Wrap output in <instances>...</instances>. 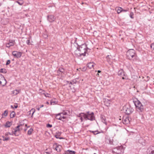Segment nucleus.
<instances>
[{"instance_id": "nucleus-32", "label": "nucleus", "mask_w": 154, "mask_h": 154, "mask_svg": "<svg viewBox=\"0 0 154 154\" xmlns=\"http://www.w3.org/2000/svg\"><path fill=\"white\" fill-rule=\"evenodd\" d=\"M2 137L3 138V140L4 141L8 140H9V138L8 137H5L4 136H2Z\"/></svg>"}, {"instance_id": "nucleus-18", "label": "nucleus", "mask_w": 154, "mask_h": 154, "mask_svg": "<svg viewBox=\"0 0 154 154\" xmlns=\"http://www.w3.org/2000/svg\"><path fill=\"white\" fill-rule=\"evenodd\" d=\"M118 74L119 75H120L122 76H124L125 75V72L122 69L118 71Z\"/></svg>"}, {"instance_id": "nucleus-46", "label": "nucleus", "mask_w": 154, "mask_h": 154, "mask_svg": "<svg viewBox=\"0 0 154 154\" xmlns=\"http://www.w3.org/2000/svg\"><path fill=\"white\" fill-rule=\"evenodd\" d=\"M43 106H44V105H41L39 107L40 108H41L43 107Z\"/></svg>"}, {"instance_id": "nucleus-34", "label": "nucleus", "mask_w": 154, "mask_h": 154, "mask_svg": "<svg viewBox=\"0 0 154 154\" xmlns=\"http://www.w3.org/2000/svg\"><path fill=\"white\" fill-rule=\"evenodd\" d=\"M134 15V13L133 12H131L129 16L132 19L134 18V17H133V16Z\"/></svg>"}, {"instance_id": "nucleus-47", "label": "nucleus", "mask_w": 154, "mask_h": 154, "mask_svg": "<svg viewBox=\"0 0 154 154\" xmlns=\"http://www.w3.org/2000/svg\"><path fill=\"white\" fill-rule=\"evenodd\" d=\"M40 108L39 107H37V109L38 111H39L40 110Z\"/></svg>"}, {"instance_id": "nucleus-23", "label": "nucleus", "mask_w": 154, "mask_h": 154, "mask_svg": "<svg viewBox=\"0 0 154 154\" xmlns=\"http://www.w3.org/2000/svg\"><path fill=\"white\" fill-rule=\"evenodd\" d=\"M116 10L117 11V13L119 14L122 12V8L120 7H118L116 8Z\"/></svg>"}, {"instance_id": "nucleus-22", "label": "nucleus", "mask_w": 154, "mask_h": 154, "mask_svg": "<svg viewBox=\"0 0 154 154\" xmlns=\"http://www.w3.org/2000/svg\"><path fill=\"white\" fill-rule=\"evenodd\" d=\"M111 57V56L109 55H108L106 57L107 61L109 63L112 62Z\"/></svg>"}, {"instance_id": "nucleus-35", "label": "nucleus", "mask_w": 154, "mask_h": 154, "mask_svg": "<svg viewBox=\"0 0 154 154\" xmlns=\"http://www.w3.org/2000/svg\"><path fill=\"white\" fill-rule=\"evenodd\" d=\"M35 110L34 109H32L30 111V112H32V115H33L34 113L35 112Z\"/></svg>"}, {"instance_id": "nucleus-28", "label": "nucleus", "mask_w": 154, "mask_h": 154, "mask_svg": "<svg viewBox=\"0 0 154 154\" xmlns=\"http://www.w3.org/2000/svg\"><path fill=\"white\" fill-rule=\"evenodd\" d=\"M0 72H1L5 73H6L7 71L5 69H0Z\"/></svg>"}, {"instance_id": "nucleus-12", "label": "nucleus", "mask_w": 154, "mask_h": 154, "mask_svg": "<svg viewBox=\"0 0 154 154\" xmlns=\"http://www.w3.org/2000/svg\"><path fill=\"white\" fill-rule=\"evenodd\" d=\"M15 43V41L14 40H10L8 43L6 44V46L7 47L9 48L10 47L13 46Z\"/></svg>"}, {"instance_id": "nucleus-54", "label": "nucleus", "mask_w": 154, "mask_h": 154, "mask_svg": "<svg viewBox=\"0 0 154 154\" xmlns=\"http://www.w3.org/2000/svg\"><path fill=\"white\" fill-rule=\"evenodd\" d=\"M63 69H62L61 71H60L61 72H63Z\"/></svg>"}, {"instance_id": "nucleus-44", "label": "nucleus", "mask_w": 154, "mask_h": 154, "mask_svg": "<svg viewBox=\"0 0 154 154\" xmlns=\"http://www.w3.org/2000/svg\"><path fill=\"white\" fill-rule=\"evenodd\" d=\"M11 114H12V116L11 117L13 118V117H14L15 115L14 112H13L11 113Z\"/></svg>"}, {"instance_id": "nucleus-55", "label": "nucleus", "mask_w": 154, "mask_h": 154, "mask_svg": "<svg viewBox=\"0 0 154 154\" xmlns=\"http://www.w3.org/2000/svg\"><path fill=\"white\" fill-rule=\"evenodd\" d=\"M122 79H124L125 78H124L123 77H122Z\"/></svg>"}, {"instance_id": "nucleus-52", "label": "nucleus", "mask_w": 154, "mask_h": 154, "mask_svg": "<svg viewBox=\"0 0 154 154\" xmlns=\"http://www.w3.org/2000/svg\"><path fill=\"white\" fill-rule=\"evenodd\" d=\"M46 103L47 104H49V103L48 102H46Z\"/></svg>"}, {"instance_id": "nucleus-37", "label": "nucleus", "mask_w": 154, "mask_h": 154, "mask_svg": "<svg viewBox=\"0 0 154 154\" xmlns=\"http://www.w3.org/2000/svg\"><path fill=\"white\" fill-rule=\"evenodd\" d=\"M52 125L48 124L47 125L46 127L47 128H51L52 127Z\"/></svg>"}, {"instance_id": "nucleus-48", "label": "nucleus", "mask_w": 154, "mask_h": 154, "mask_svg": "<svg viewBox=\"0 0 154 154\" xmlns=\"http://www.w3.org/2000/svg\"><path fill=\"white\" fill-rule=\"evenodd\" d=\"M14 106V108L16 109L18 107V106L17 105H15Z\"/></svg>"}, {"instance_id": "nucleus-6", "label": "nucleus", "mask_w": 154, "mask_h": 154, "mask_svg": "<svg viewBox=\"0 0 154 154\" xmlns=\"http://www.w3.org/2000/svg\"><path fill=\"white\" fill-rule=\"evenodd\" d=\"M7 81L4 76L1 74H0V85L3 86L5 85Z\"/></svg>"}, {"instance_id": "nucleus-10", "label": "nucleus", "mask_w": 154, "mask_h": 154, "mask_svg": "<svg viewBox=\"0 0 154 154\" xmlns=\"http://www.w3.org/2000/svg\"><path fill=\"white\" fill-rule=\"evenodd\" d=\"M53 148H55L56 151L58 152H60L61 150L62 146L57 144V143H55L53 145Z\"/></svg>"}, {"instance_id": "nucleus-38", "label": "nucleus", "mask_w": 154, "mask_h": 154, "mask_svg": "<svg viewBox=\"0 0 154 154\" xmlns=\"http://www.w3.org/2000/svg\"><path fill=\"white\" fill-rule=\"evenodd\" d=\"M11 63V61L10 60H8L6 62V65H8L9 64Z\"/></svg>"}, {"instance_id": "nucleus-59", "label": "nucleus", "mask_w": 154, "mask_h": 154, "mask_svg": "<svg viewBox=\"0 0 154 154\" xmlns=\"http://www.w3.org/2000/svg\"><path fill=\"white\" fill-rule=\"evenodd\" d=\"M26 129H25V131H26Z\"/></svg>"}, {"instance_id": "nucleus-33", "label": "nucleus", "mask_w": 154, "mask_h": 154, "mask_svg": "<svg viewBox=\"0 0 154 154\" xmlns=\"http://www.w3.org/2000/svg\"><path fill=\"white\" fill-rule=\"evenodd\" d=\"M16 2L20 5H21L23 4V2L21 1H17Z\"/></svg>"}, {"instance_id": "nucleus-49", "label": "nucleus", "mask_w": 154, "mask_h": 154, "mask_svg": "<svg viewBox=\"0 0 154 154\" xmlns=\"http://www.w3.org/2000/svg\"><path fill=\"white\" fill-rule=\"evenodd\" d=\"M8 133H6L5 134V135L6 136H7L8 135Z\"/></svg>"}, {"instance_id": "nucleus-40", "label": "nucleus", "mask_w": 154, "mask_h": 154, "mask_svg": "<svg viewBox=\"0 0 154 154\" xmlns=\"http://www.w3.org/2000/svg\"><path fill=\"white\" fill-rule=\"evenodd\" d=\"M63 114V116H66L67 115V113L66 112H61Z\"/></svg>"}, {"instance_id": "nucleus-16", "label": "nucleus", "mask_w": 154, "mask_h": 154, "mask_svg": "<svg viewBox=\"0 0 154 154\" xmlns=\"http://www.w3.org/2000/svg\"><path fill=\"white\" fill-rule=\"evenodd\" d=\"M130 122V120L129 118L128 117L126 118L125 119H124L123 120V123L125 124H127Z\"/></svg>"}, {"instance_id": "nucleus-21", "label": "nucleus", "mask_w": 154, "mask_h": 154, "mask_svg": "<svg viewBox=\"0 0 154 154\" xmlns=\"http://www.w3.org/2000/svg\"><path fill=\"white\" fill-rule=\"evenodd\" d=\"M12 122H10L9 121L7 122L5 125V126L6 128H8L10 127L12 125Z\"/></svg>"}, {"instance_id": "nucleus-20", "label": "nucleus", "mask_w": 154, "mask_h": 154, "mask_svg": "<svg viewBox=\"0 0 154 154\" xmlns=\"http://www.w3.org/2000/svg\"><path fill=\"white\" fill-rule=\"evenodd\" d=\"M95 64L93 62L89 63H88L87 66L89 69H91L93 67Z\"/></svg>"}, {"instance_id": "nucleus-4", "label": "nucleus", "mask_w": 154, "mask_h": 154, "mask_svg": "<svg viewBox=\"0 0 154 154\" xmlns=\"http://www.w3.org/2000/svg\"><path fill=\"white\" fill-rule=\"evenodd\" d=\"M78 50L80 51V54L83 56L85 55V54L87 51L86 47L84 45L82 46H80L79 47Z\"/></svg>"}, {"instance_id": "nucleus-60", "label": "nucleus", "mask_w": 154, "mask_h": 154, "mask_svg": "<svg viewBox=\"0 0 154 154\" xmlns=\"http://www.w3.org/2000/svg\"><path fill=\"white\" fill-rule=\"evenodd\" d=\"M94 154H96V153H94Z\"/></svg>"}, {"instance_id": "nucleus-8", "label": "nucleus", "mask_w": 154, "mask_h": 154, "mask_svg": "<svg viewBox=\"0 0 154 154\" xmlns=\"http://www.w3.org/2000/svg\"><path fill=\"white\" fill-rule=\"evenodd\" d=\"M12 54L15 58H18L21 57L22 53L20 52L14 51L12 52Z\"/></svg>"}, {"instance_id": "nucleus-57", "label": "nucleus", "mask_w": 154, "mask_h": 154, "mask_svg": "<svg viewBox=\"0 0 154 154\" xmlns=\"http://www.w3.org/2000/svg\"><path fill=\"white\" fill-rule=\"evenodd\" d=\"M142 144L143 145H144V144Z\"/></svg>"}, {"instance_id": "nucleus-30", "label": "nucleus", "mask_w": 154, "mask_h": 154, "mask_svg": "<svg viewBox=\"0 0 154 154\" xmlns=\"http://www.w3.org/2000/svg\"><path fill=\"white\" fill-rule=\"evenodd\" d=\"M8 112L7 110H5L4 111V112L2 114V116H6L8 115Z\"/></svg>"}, {"instance_id": "nucleus-58", "label": "nucleus", "mask_w": 154, "mask_h": 154, "mask_svg": "<svg viewBox=\"0 0 154 154\" xmlns=\"http://www.w3.org/2000/svg\"><path fill=\"white\" fill-rule=\"evenodd\" d=\"M25 126H26V125H25Z\"/></svg>"}, {"instance_id": "nucleus-27", "label": "nucleus", "mask_w": 154, "mask_h": 154, "mask_svg": "<svg viewBox=\"0 0 154 154\" xmlns=\"http://www.w3.org/2000/svg\"><path fill=\"white\" fill-rule=\"evenodd\" d=\"M90 132L93 133L94 135L100 133V132L98 131H90Z\"/></svg>"}, {"instance_id": "nucleus-36", "label": "nucleus", "mask_w": 154, "mask_h": 154, "mask_svg": "<svg viewBox=\"0 0 154 154\" xmlns=\"http://www.w3.org/2000/svg\"><path fill=\"white\" fill-rule=\"evenodd\" d=\"M151 48L152 49V50H154V42L152 43L151 45Z\"/></svg>"}, {"instance_id": "nucleus-3", "label": "nucleus", "mask_w": 154, "mask_h": 154, "mask_svg": "<svg viewBox=\"0 0 154 154\" xmlns=\"http://www.w3.org/2000/svg\"><path fill=\"white\" fill-rule=\"evenodd\" d=\"M112 152L117 154L123 153L124 149L122 146H120L113 149Z\"/></svg>"}, {"instance_id": "nucleus-41", "label": "nucleus", "mask_w": 154, "mask_h": 154, "mask_svg": "<svg viewBox=\"0 0 154 154\" xmlns=\"http://www.w3.org/2000/svg\"><path fill=\"white\" fill-rule=\"evenodd\" d=\"M17 132H16V131H15V130H14V132H13V134H14V135H15V136H18V134H17L16 133H17Z\"/></svg>"}, {"instance_id": "nucleus-1", "label": "nucleus", "mask_w": 154, "mask_h": 154, "mask_svg": "<svg viewBox=\"0 0 154 154\" xmlns=\"http://www.w3.org/2000/svg\"><path fill=\"white\" fill-rule=\"evenodd\" d=\"M127 57L130 60L133 61H136L138 60L135 51L133 49H130L127 52Z\"/></svg>"}, {"instance_id": "nucleus-42", "label": "nucleus", "mask_w": 154, "mask_h": 154, "mask_svg": "<svg viewBox=\"0 0 154 154\" xmlns=\"http://www.w3.org/2000/svg\"><path fill=\"white\" fill-rule=\"evenodd\" d=\"M45 96L46 97H50V95H49L48 94H45Z\"/></svg>"}, {"instance_id": "nucleus-14", "label": "nucleus", "mask_w": 154, "mask_h": 154, "mask_svg": "<svg viewBox=\"0 0 154 154\" xmlns=\"http://www.w3.org/2000/svg\"><path fill=\"white\" fill-rule=\"evenodd\" d=\"M133 111V109L130 107L127 108L125 109V112L126 114L129 115L132 113Z\"/></svg>"}, {"instance_id": "nucleus-15", "label": "nucleus", "mask_w": 154, "mask_h": 154, "mask_svg": "<svg viewBox=\"0 0 154 154\" xmlns=\"http://www.w3.org/2000/svg\"><path fill=\"white\" fill-rule=\"evenodd\" d=\"M61 133L59 131H57L56 133V134L55 135L54 137L57 139H63L62 137H60V136L61 135Z\"/></svg>"}, {"instance_id": "nucleus-25", "label": "nucleus", "mask_w": 154, "mask_h": 154, "mask_svg": "<svg viewBox=\"0 0 154 154\" xmlns=\"http://www.w3.org/2000/svg\"><path fill=\"white\" fill-rule=\"evenodd\" d=\"M79 52L80 51H79L77 49L75 51V54L77 57L82 56V54H80V53Z\"/></svg>"}, {"instance_id": "nucleus-50", "label": "nucleus", "mask_w": 154, "mask_h": 154, "mask_svg": "<svg viewBox=\"0 0 154 154\" xmlns=\"http://www.w3.org/2000/svg\"><path fill=\"white\" fill-rule=\"evenodd\" d=\"M97 72L98 73H100L101 72V71L100 70H98Z\"/></svg>"}, {"instance_id": "nucleus-7", "label": "nucleus", "mask_w": 154, "mask_h": 154, "mask_svg": "<svg viewBox=\"0 0 154 154\" xmlns=\"http://www.w3.org/2000/svg\"><path fill=\"white\" fill-rule=\"evenodd\" d=\"M54 115L56 119L63 121H64L63 119H64L66 118V116H63V114L61 113L55 114Z\"/></svg>"}, {"instance_id": "nucleus-9", "label": "nucleus", "mask_w": 154, "mask_h": 154, "mask_svg": "<svg viewBox=\"0 0 154 154\" xmlns=\"http://www.w3.org/2000/svg\"><path fill=\"white\" fill-rule=\"evenodd\" d=\"M78 117L80 118L81 122H82L83 120V119L86 120V118H87V114H85L84 113H81L78 115Z\"/></svg>"}, {"instance_id": "nucleus-43", "label": "nucleus", "mask_w": 154, "mask_h": 154, "mask_svg": "<svg viewBox=\"0 0 154 154\" xmlns=\"http://www.w3.org/2000/svg\"><path fill=\"white\" fill-rule=\"evenodd\" d=\"M26 43L27 44H28V45H29L30 44V40H27L26 41Z\"/></svg>"}, {"instance_id": "nucleus-2", "label": "nucleus", "mask_w": 154, "mask_h": 154, "mask_svg": "<svg viewBox=\"0 0 154 154\" xmlns=\"http://www.w3.org/2000/svg\"><path fill=\"white\" fill-rule=\"evenodd\" d=\"M135 106L137 109V110L139 112H142L144 110L143 106L141 103L138 100L134 101Z\"/></svg>"}, {"instance_id": "nucleus-13", "label": "nucleus", "mask_w": 154, "mask_h": 154, "mask_svg": "<svg viewBox=\"0 0 154 154\" xmlns=\"http://www.w3.org/2000/svg\"><path fill=\"white\" fill-rule=\"evenodd\" d=\"M48 20L50 22H53L55 19L54 16L53 15H49L47 17Z\"/></svg>"}, {"instance_id": "nucleus-45", "label": "nucleus", "mask_w": 154, "mask_h": 154, "mask_svg": "<svg viewBox=\"0 0 154 154\" xmlns=\"http://www.w3.org/2000/svg\"><path fill=\"white\" fill-rule=\"evenodd\" d=\"M8 135H13V132H12L11 133L10 132H8Z\"/></svg>"}, {"instance_id": "nucleus-53", "label": "nucleus", "mask_w": 154, "mask_h": 154, "mask_svg": "<svg viewBox=\"0 0 154 154\" xmlns=\"http://www.w3.org/2000/svg\"><path fill=\"white\" fill-rule=\"evenodd\" d=\"M1 139H0V143H1Z\"/></svg>"}, {"instance_id": "nucleus-51", "label": "nucleus", "mask_w": 154, "mask_h": 154, "mask_svg": "<svg viewBox=\"0 0 154 154\" xmlns=\"http://www.w3.org/2000/svg\"><path fill=\"white\" fill-rule=\"evenodd\" d=\"M11 108H14V106H13L11 105Z\"/></svg>"}, {"instance_id": "nucleus-17", "label": "nucleus", "mask_w": 154, "mask_h": 154, "mask_svg": "<svg viewBox=\"0 0 154 154\" xmlns=\"http://www.w3.org/2000/svg\"><path fill=\"white\" fill-rule=\"evenodd\" d=\"M22 125L17 126L15 129L16 132L19 131L20 130L23 129L22 128Z\"/></svg>"}, {"instance_id": "nucleus-39", "label": "nucleus", "mask_w": 154, "mask_h": 154, "mask_svg": "<svg viewBox=\"0 0 154 154\" xmlns=\"http://www.w3.org/2000/svg\"><path fill=\"white\" fill-rule=\"evenodd\" d=\"M128 9H124L122 8V12H127L128 11Z\"/></svg>"}, {"instance_id": "nucleus-29", "label": "nucleus", "mask_w": 154, "mask_h": 154, "mask_svg": "<svg viewBox=\"0 0 154 154\" xmlns=\"http://www.w3.org/2000/svg\"><path fill=\"white\" fill-rule=\"evenodd\" d=\"M33 131V129L32 128H31L27 132V134L28 135H30L31 134L32 131Z\"/></svg>"}, {"instance_id": "nucleus-19", "label": "nucleus", "mask_w": 154, "mask_h": 154, "mask_svg": "<svg viewBox=\"0 0 154 154\" xmlns=\"http://www.w3.org/2000/svg\"><path fill=\"white\" fill-rule=\"evenodd\" d=\"M75 152L74 151H72L69 150L65 152L63 154H75Z\"/></svg>"}, {"instance_id": "nucleus-26", "label": "nucleus", "mask_w": 154, "mask_h": 154, "mask_svg": "<svg viewBox=\"0 0 154 154\" xmlns=\"http://www.w3.org/2000/svg\"><path fill=\"white\" fill-rule=\"evenodd\" d=\"M76 81L75 79L73 80L72 81H71L69 82H68L69 84H71V85H73L74 84H75L76 83Z\"/></svg>"}, {"instance_id": "nucleus-56", "label": "nucleus", "mask_w": 154, "mask_h": 154, "mask_svg": "<svg viewBox=\"0 0 154 154\" xmlns=\"http://www.w3.org/2000/svg\"><path fill=\"white\" fill-rule=\"evenodd\" d=\"M109 143H110V144H111V143L109 141Z\"/></svg>"}, {"instance_id": "nucleus-5", "label": "nucleus", "mask_w": 154, "mask_h": 154, "mask_svg": "<svg viewBox=\"0 0 154 154\" xmlns=\"http://www.w3.org/2000/svg\"><path fill=\"white\" fill-rule=\"evenodd\" d=\"M87 117L86 120H90L91 121H92L94 119V113L93 112L90 113L89 112H87Z\"/></svg>"}, {"instance_id": "nucleus-11", "label": "nucleus", "mask_w": 154, "mask_h": 154, "mask_svg": "<svg viewBox=\"0 0 154 154\" xmlns=\"http://www.w3.org/2000/svg\"><path fill=\"white\" fill-rule=\"evenodd\" d=\"M147 152L148 154H154V147L153 146H150L147 149Z\"/></svg>"}, {"instance_id": "nucleus-24", "label": "nucleus", "mask_w": 154, "mask_h": 154, "mask_svg": "<svg viewBox=\"0 0 154 154\" xmlns=\"http://www.w3.org/2000/svg\"><path fill=\"white\" fill-rule=\"evenodd\" d=\"M20 91V90L16 89L12 91V94L14 95H16L18 94Z\"/></svg>"}, {"instance_id": "nucleus-31", "label": "nucleus", "mask_w": 154, "mask_h": 154, "mask_svg": "<svg viewBox=\"0 0 154 154\" xmlns=\"http://www.w3.org/2000/svg\"><path fill=\"white\" fill-rule=\"evenodd\" d=\"M56 101L55 100H51L50 102V104L51 105H54L56 103Z\"/></svg>"}]
</instances>
